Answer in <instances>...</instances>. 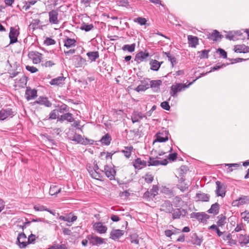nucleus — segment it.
Returning <instances> with one entry per match:
<instances>
[{"mask_svg":"<svg viewBox=\"0 0 249 249\" xmlns=\"http://www.w3.org/2000/svg\"><path fill=\"white\" fill-rule=\"evenodd\" d=\"M61 191V188H59L57 185H52L50 186L49 194L51 196L56 195L60 193Z\"/></svg>","mask_w":249,"mask_h":249,"instance_id":"nucleus-38","label":"nucleus"},{"mask_svg":"<svg viewBox=\"0 0 249 249\" xmlns=\"http://www.w3.org/2000/svg\"><path fill=\"white\" fill-rule=\"evenodd\" d=\"M218 227H219L218 226H217L215 224H213L212 226H211L209 229L214 231L217 233L218 237H220L223 234H224L225 233H227L226 231H224V232L221 231H220L219 229L218 228Z\"/></svg>","mask_w":249,"mask_h":249,"instance_id":"nucleus-42","label":"nucleus"},{"mask_svg":"<svg viewBox=\"0 0 249 249\" xmlns=\"http://www.w3.org/2000/svg\"><path fill=\"white\" fill-rule=\"evenodd\" d=\"M34 104L44 105L46 107H51L52 105V103L48 100V99L46 97L40 96L38 99L36 101Z\"/></svg>","mask_w":249,"mask_h":249,"instance_id":"nucleus-24","label":"nucleus"},{"mask_svg":"<svg viewBox=\"0 0 249 249\" xmlns=\"http://www.w3.org/2000/svg\"><path fill=\"white\" fill-rule=\"evenodd\" d=\"M188 43L189 46L195 48L198 44V39L197 37L192 35L188 36Z\"/></svg>","mask_w":249,"mask_h":249,"instance_id":"nucleus-30","label":"nucleus"},{"mask_svg":"<svg viewBox=\"0 0 249 249\" xmlns=\"http://www.w3.org/2000/svg\"><path fill=\"white\" fill-rule=\"evenodd\" d=\"M134 21L137 22L141 25H144L146 24L147 20L144 18L138 17L134 19Z\"/></svg>","mask_w":249,"mask_h":249,"instance_id":"nucleus-50","label":"nucleus"},{"mask_svg":"<svg viewBox=\"0 0 249 249\" xmlns=\"http://www.w3.org/2000/svg\"><path fill=\"white\" fill-rule=\"evenodd\" d=\"M150 56V54L148 52L140 51L136 55L134 60L138 64L145 61V60Z\"/></svg>","mask_w":249,"mask_h":249,"instance_id":"nucleus-16","label":"nucleus"},{"mask_svg":"<svg viewBox=\"0 0 249 249\" xmlns=\"http://www.w3.org/2000/svg\"><path fill=\"white\" fill-rule=\"evenodd\" d=\"M222 238L224 241H229L230 240V239L232 237L231 233H225L223 234L222 236Z\"/></svg>","mask_w":249,"mask_h":249,"instance_id":"nucleus-64","label":"nucleus"},{"mask_svg":"<svg viewBox=\"0 0 249 249\" xmlns=\"http://www.w3.org/2000/svg\"><path fill=\"white\" fill-rule=\"evenodd\" d=\"M168 163V161L166 159H164L163 160L160 161L155 158L150 157L149 158V161L148 162L147 165L150 166H158L159 165H165Z\"/></svg>","mask_w":249,"mask_h":249,"instance_id":"nucleus-18","label":"nucleus"},{"mask_svg":"<svg viewBox=\"0 0 249 249\" xmlns=\"http://www.w3.org/2000/svg\"><path fill=\"white\" fill-rule=\"evenodd\" d=\"M94 26L92 24L83 23L80 27V29L86 32H89L93 29Z\"/></svg>","mask_w":249,"mask_h":249,"instance_id":"nucleus-48","label":"nucleus"},{"mask_svg":"<svg viewBox=\"0 0 249 249\" xmlns=\"http://www.w3.org/2000/svg\"><path fill=\"white\" fill-rule=\"evenodd\" d=\"M195 81L196 80H194L192 82L189 83L188 85L182 83H176L175 85H173L171 87V90L170 92L171 96L174 97H177L178 95V92L185 90L186 88L189 87L190 86L192 85Z\"/></svg>","mask_w":249,"mask_h":249,"instance_id":"nucleus-1","label":"nucleus"},{"mask_svg":"<svg viewBox=\"0 0 249 249\" xmlns=\"http://www.w3.org/2000/svg\"><path fill=\"white\" fill-rule=\"evenodd\" d=\"M241 215L245 221H249V211H245L241 213Z\"/></svg>","mask_w":249,"mask_h":249,"instance_id":"nucleus-63","label":"nucleus"},{"mask_svg":"<svg viewBox=\"0 0 249 249\" xmlns=\"http://www.w3.org/2000/svg\"><path fill=\"white\" fill-rule=\"evenodd\" d=\"M147 165L145 160H142L141 158H138L133 162V166L135 169L140 170Z\"/></svg>","mask_w":249,"mask_h":249,"instance_id":"nucleus-22","label":"nucleus"},{"mask_svg":"<svg viewBox=\"0 0 249 249\" xmlns=\"http://www.w3.org/2000/svg\"><path fill=\"white\" fill-rule=\"evenodd\" d=\"M59 219L61 220L68 222H73L77 220V217L76 215H72L71 217H70V216L66 217L63 215H61L59 216Z\"/></svg>","mask_w":249,"mask_h":249,"instance_id":"nucleus-46","label":"nucleus"},{"mask_svg":"<svg viewBox=\"0 0 249 249\" xmlns=\"http://www.w3.org/2000/svg\"><path fill=\"white\" fill-rule=\"evenodd\" d=\"M135 43H133L131 45L125 44L123 46L122 50L124 51H127L130 53H132L135 51Z\"/></svg>","mask_w":249,"mask_h":249,"instance_id":"nucleus-44","label":"nucleus"},{"mask_svg":"<svg viewBox=\"0 0 249 249\" xmlns=\"http://www.w3.org/2000/svg\"><path fill=\"white\" fill-rule=\"evenodd\" d=\"M160 106L163 109H164L168 111L170 109V105L169 104V103L167 101H164V102H162L160 104Z\"/></svg>","mask_w":249,"mask_h":249,"instance_id":"nucleus-59","label":"nucleus"},{"mask_svg":"<svg viewBox=\"0 0 249 249\" xmlns=\"http://www.w3.org/2000/svg\"><path fill=\"white\" fill-rule=\"evenodd\" d=\"M19 28L11 27L9 34L10 44H13L18 41V36L19 35Z\"/></svg>","mask_w":249,"mask_h":249,"instance_id":"nucleus-5","label":"nucleus"},{"mask_svg":"<svg viewBox=\"0 0 249 249\" xmlns=\"http://www.w3.org/2000/svg\"><path fill=\"white\" fill-rule=\"evenodd\" d=\"M73 63L76 68H81L86 65V60L80 55H75L72 58Z\"/></svg>","mask_w":249,"mask_h":249,"instance_id":"nucleus-8","label":"nucleus"},{"mask_svg":"<svg viewBox=\"0 0 249 249\" xmlns=\"http://www.w3.org/2000/svg\"><path fill=\"white\" fill-rule=\"evenodd\" d=\"M27 237L24 232L18 234L17 237V243L18 244L20 248H24L28 245L26 242Z\"/></svg>","mask_w":249,"mask_h":249,"instance_id":"nucleus-14","label":"nucleus"},{"mask_svg":"<svg viewBox=\"0 0 249 249\" xmlns=\"http://www.w3.org/2000/svg\"><path fill=\"white\" fill-rule=\"evenodd\" d=\"M26 69L31 73H35L38 71V69L34 66H26Z\"/></svg>","mask_w":249,"mask_h":249,"instance_id":"nucleus-62","label":"nucleus"},{"mask_svg":"<svg viewBox=\"0 0 249 249\" xmlns=\"http://www.w3.org/2000/svg\"><path fill=\"white\" fill-rule=\"evenodd\" d=\"M28 56L32 59L34 64H38L42 59V54L36 51H31L28 53Z\"/></svg>","mask_w":249,"mask_h":249,"instance_id":"nucleus-9","label":"nucleus"},{"mask_svg":"<svg viewBox=\"0 0 249 249\" xmlns=\"http://www.w3.org/2000/svg\"><path fill=\"white\" fill-rule=\"evenodd\" d=\"M65 78L63 76H58L51 80L50 83L52 85H59L62 84L65 80Z\"/></svg>","mask_w":249,"mask_h":249,"instance_id":"nucleus-39","label":"nucleus"},{"mask_svg":"<svg viewBox=\"0 0 249 249\" xmlns=\"http://www.w3.org/2000/svg\"><path fill=\"white\" fill-rule=\"evenodd\" d=\"M37 96V90L36 89H32L29 87L26 88L25 91V97L27 101L34 99Z\"/></svg>","mask_w":249,"mask_h":249,"instance_id":"nucleus-17","label":"nucleus"},{"mask_svg":"<svg viewBox=\"0 0 249 249\" xmlns=\"http://www.w3.org/2000/svg\"><path fill=\"white\" fill-rule=\"evenodd\" d=\"M58 110L57 109H53L52 110L50 114L48 119L49 120H54L57 118Z\"/></svg>","mask_w":249,"mask_h":249,"instance_id":"nucleus-51","label":"nucleus"},{"mask_svg":"<svg viewBox=\"0 0 249 249\" xmlns=\"http://www.w3.org/2000/svg\"><path fill=\"white\" fill-rule=\"evenodd\" d=\"M48 15L49 21L51 24H58L59 23L57 10H52L48 13Z\"/></svg>","mask_w":249,"mask_h":249,"instance_id":"nucleus-6","label":"nucleus"},{"mask_svg":"<svg viewBox=\"0 0 249 249\" xmlns=\"http://www.w3.org/2000/svg\"><path fill=\"white\" fill-rule=\"evenodd\" d=\"M143 178H144V180L147 183H151L154 179L153 176L150 174H146Z\"/></svg>","mask_w":249,"mask_h":249,"instance_id":"nucleus-57","label":"nucleus"},{"mask_svg":"<svg viewBox=\"0 0 249 249\" xmlns=\"http://www.w3.org/2000/svg\"><path fill=\"white\" fill-rule=\"evenodd\" d=\"M161 211L166 213H171L173 211V205L169 200H166L161 205Z\"/></svg>","mask_w":249,"mask_h":249,"instance_id":"nucleus-20","label":"nucleus"},{"mask_svg":"<svg viewBox=\"0 0 249 249\" xmlns=\"http://www.w3.org/2000/svg\"><path fill=\"white\" fill-rule=\"evenodd\" d=\"M162 84V81L160 80H150L149 83V88H151L155 92H159L160 91V87Z\"/></svg>","mask_w":249,"mask_h":249,"instance_id":"nucleus-15","label":"nucleus"},{"mask_svg":"<svg viewBox=\"0 0 249 249\" xmlns=\"http://www.w3.org/2000/svg\"><path fill=\"white\" fill-rule=\"evenodd\" d=\"M219 204L217 202H216L214 204L212 205L210 209L207 211V212L209 213H212L214 215H216L219 213Z\"/></svg>","mask_w":249,"mask_h":249,"instance_id":"nucleus-32","label":"nucleus"},{"mask_svg":"<svg viewBox=\"0 0 249 249\" xmlns=\"http://www.w3.org/2000/svg\"><path fill=\"white\" fill-rule=\"evenodd\" d=\"M217 52L219 53L220 56H222L224 58H226L227 57V52L223 49L219 48L217 50Z\"/></svg>","mask_w":249,"mask_h":249,"instance_id":"nucleus-61","label":"nucleus"},{"mask_svg":"<svg viewBox=\"0 0 249 249\" xmlns=\"http://www.w3.org/2000/svg\"><path fill=\"white\" fill-rule=\"evenodd\" d=\"M149 88V83L146 80L141 81V84L138 85L135 89L137 92L144 91Z\"/></svg>","mask_w":249,"mask_h":249,"instance_id":"nucleus-28","label":"nucleus"},{"mask_svg":"<svg viewBox=\"0 0 249 249\" xmlns=\"http://www.w3.org/2000/svg\"><path fill=\"white\" fill-rule=\"evenodd\" d=\"M103 172V171H102ZM104 172L106 177L108 178L110 180H113L115 179L116 176V171L113 167L111 166L106 165L104 167Z\"/></svg>","mask_w":249,"mask_h":249,"instance_id":"nucleus-10","label":"nucleus"},{"mask_svg":"<svg viewBox=\"0 0 249 249\" xmlns=\"http://www.w3.org/2000/svg\"><path fill=\"white\" fill-rule=\"evenodd\" d=\"M65 120L70 123L73 122L74 119L72 114L71 113L68 112L57 117L58 121L62 122Z\"/></svg>","mask_w":249,"mask_h":249,"instance_id":"nucleus-26","label":"nucleus"},{"mask_svg":"<svg viewBox=\"0 0 249 249\" xmlns=\"http://www.w3.org/2000/svg\"><path fill=\"white\" fill-rule=\"evenodd\" d=\"M55 43V41L50 37H47L44 41V44L47 46L54 45Z\"/></svg>","mask_w":249,"mask_h":249,"instance_id":"nucleus-58","label":"nucleus"},{"mask_svg":"<svg viewBox=\"0 0 249 249\" xmlns=\"http://www.w3.org/2000/svg\"><path fill=\"white\" fill-rule=\"evenodd\" d=\"M173 212L172 218L173 219L184 217L187 213V212L186 210L181 208L173 209Z\"/></svg>","mask_w":249,"mask_h":249,"instance_id":"nucleus-13","label":"nucleus"},{"mask_svg":"<svg viewBox=\"0 0 249 249\" xmlns=\"http://www.w3.org/2000/svg\"><path fill=\"white\" fill-rule=\"evenodd\" d=\"M163 133L159 132L156 134V139L155 142H165L168 140V138L167 136L165 137L163 136Z\"/></svg>","mask_w":249,"mask_h":249,"instance_id":"nucleus-43","label":"nucleus"},{"mask_svg":"<svg viewBox=\"0 0 249 249\" xmlns=\"http://www.w3.org/2000/svg\"><path fill=\"white\" fill-rule=\"evenodd\" d=\"M117 4L119 6L127 7L129 6L128 0H116Z\"/></svg>","mask_w":249,"mask_h":249,"instance_id":"nucleus-53","label":"nucleus"},{"mask_svg":"<svg viewBox=\"0 0 249 249\" xmlns=\"http://www.w3.org/2000/svg\"><path fill=\"white\" fill-rule=\"evenodd\" d=\"M48 249H68L65 244L53 245L51 246Z\"/></svg>","mask_w":249,"mask_h":249,"instance_id":"nucleus-54","label":"nucleus"},{"mask_svg":"<svg viewBox=\"0 0 249 249\" xmlns=\"http://www.w3.org/2000/svg\"><path fill=\"white\" fill-rule=\"evenodd\" d=\"M57 110L60 113H64V111H68L69 110V108L67 105L64 104L59 107Z\"/></svg>","mask_w":249,"mask_h":249,"instance_id":"nucleus-55","label":"nucleus"},{"mask_svg":"<svg viewBox=\"0 0 249 249\" xmlns=\"http://www.w3.org/2000/svg\"><path fill=\"white\" fill-rule=\"evenodd\" d=\"M191 242L192 244L196 246H200L203 242L202 237H198L196 233H193L191 236Z\"/></svg>","mask_w":249,"mask_h":249,"instance_id":"nucleus-27","label":"nucleus"},{"mask_svg":"<svg viewBox=\"0 0 249 249\" xmlns=\"http://www.w3.org/2000/svg\"><path fill=\"white\" fill-rule=\"evenodd\" d=\"M237 241L241 246L247 245L249 243V235L246 232L236 234Z\"/></svg>","mask_w":249,"mask_h":249,"instance_id":"nucleus-7","label":"nucleus"},{"mask_svg":"<svg viewBox=\"0 0 249 249\" xmlns=\"http://www.w3.org/2000/svg\"><path fill=\"white\" fill-rule=\"evenodd\" d=\"M234 232L238 233H243L245 232L246 231L245 230L244 228V226L242 224H237L236 227L235 228L234 231L232 232V233H233Z\"/></svg>","mask_w":249,"mask_h":249,"instance_id":"nucleus-49","label":"nucleus"},{"mask_svg":"<svg viewBox=\"0 0 249 249\" xmlns=\"http://www.w3.org/2000/svg\"><path fill=\"white\" fill-rule=\"evenodd\" d=\"M196 197L197 198L198 200L205 202L208 201L210 199V196L205 193H197Z\"/></svg>","mask_w":249,"mask_h":249,"instance_id":"nucleus-40","label":"nucleus"},{"mask_svg":"<svg viewBox=\"0 0 249 249\" xmlns=\"http://www.w3.org/2000/svg\"><path fill=\"white\" fill-rule=\"evenodd\" d=\"M131 242L132 243L139 244V240L138 238V235L136 234H133L130 236Z\"/></svg>","mask_w":249,"mask_h":249,"instance_id":"nucleus-60","label":"nucleus"},{"mask_svg":"<svg viewBox=\"0 0 249 249\" xmlns=\"http://www.w3.org/2000/svg\"><path fill=\"white\" fill-rule=\"evenodd\" d=\"M191 218H194L199 222L204 223L207 221L210 217V216L204 213H195L193 212L190 214Z\"/></svg>","mask_w":249,"mask_h":249,"instance_id":"nucleus-4","label":"nucleus"},{"mask_svg":"<svg viewBox=\"0 0 249 249\" xmlns=\"http://www.w3.org/2000/svg\"><path fill=\"white\" fill-rule=\"evenodd\" d=\"M130 133H133L135 137L140 138L142 137V131H140L138 129H135L131 130Z\"/></svg>","mask_w":249,"mask_h":249,"instance_id":"nucleus-56","label":"nucleus"},{"mask_svg":"<svg viewBox=\"0 0 249 249\" xmlns=\"http://www.w3.org/2000/svg\"><path fill=\"white\" fill-rule=\"evenodd\" d=\"M215 183L216 185V194L217 196H220L222 197H224L226 194L224 186L219 181H217Z\"/></svg>","mask_w":249,"mask_h":249,"instance_id":"nucleus-19","label":"nucleus"},{"mask_svg":"<svg viewBox=\"0 0 249 249\" xmlns=\"http://www.w3.org/2000/svg\"><path fill=\"white\" fill-rule=\"evenodd\" d=\"M34 208L36 211H47L51 214H54L51 210H50L49 209L43 205H35Z\"/></svg>","mask_w":249,"mask_h":249,"instance_id":"nucleus-47","label":"nucleus"},{"mask_svg":"<svg viewBox=\"0 0 249 249\" xmlns=\"http://www.w3.org/2000/svg\"><path fill=\"white\" fill-rule=\"evenodd\" d=\"M217 218L218 219V221L216 222V225L218 227H222L226 223V216L223 215L222 214L218 216L217 217Z\"/></svg>","mask_w":249,"mask_h":249,"instance_id":"nucleus-45","label":"nucleus"},{"mask_svg":"<svg viewBox=\"0 0 249 249\" xmlns=\"http://www.w3.org/2000/svg\"><path fill=\"white\" fill-rule=\"evenodd\" d=\"M27 82V77L24 75H23L19 79H16L15 80V83L18 84L19 87L22 88H24L26 85Z\"/></svg>","mask_w":249,"mask_h":249,"instance_id":"nucleus-35","label":"nucleus"},{"mask_svg":"<svg viewBox=\"0 0 249 249\" xmlns=\"http://www.w3.org/2000/svg\"><path fill=\"white\" fill-rule=\"evenodd\" d=\"M223 36L220 34V33L217 30H213V32L210 34L208 36V38L213 41H217L218 38H221Z\"/></svg>","mask_w":249,"mask_h":249,"instance_id":"nucleus-34","label":"nucleus"},{"mask_svg":"<svg viewBox=\"0 0 249 249\" xmlns=\"http://www.w3.org/2000/svg\"><path fill=\"white\" fill-rule=\"evenodd\" d=\"M15 114V112L10 108H2L0 110V121H3L8 118H11Z\"/></svg>","mask_w":249,"mask_h":249,"instance_id":"nucleus-3","label":"nucleus"},{"mask_svg":"<svg viewBox=\"0 0 249 249\" xmlns=\"http://www.w3.org/2000/svg\"><path fill=\"white\" fill-rule=\"evenodd\" d=\"M124 231L121 230H112L110 233L109 238L112 240H116L119 239L124 234Z\"/></svg>","mask_w":249,"mask_h":249,"instance_id":"nucleus-21","label":"nucleus"},{"mask_svg":"<svg viewBox=\"0 0 249 249\" xmlns=\"http://www.w3.org/2000/svg\"><path fill=\"white\" fill-rule=\"evenodd\" d=\"M249 204V196H241L238 199L234 200L232 202L233 206L239 207L244 204Z\"/></svg>","mask_w":249,"mask_h":249,"instance_id":"nucleus-11","label":"nucleus"},{"mask_svg":"<svg viewBox=\"0 0 249 249\" xmlns=\"http://www.w3.org/2000/svg\"><path fill=\"white\" fill-rule=\"evenodd\" d=\"M162 63V62H160L156 60L152 59L149 63L150 69L154 71H158Z\"/></svg>","mask_w":249,"mask_h":249,"instance_id":"nucleus-29","label":"nucleus"},{"mask_svg":"<svg viewBox=\"0 0 249 249\" xmlns=\"http://www.w3.org/2000/svg\"><path fill=\"white\" fill-rule=\"evenodd\" d=\"M87 55L89 59L92 62L95 61L99 57V54L98 51L89 52L87 53Z\"/></svg>","mask_w":249,"mask_h":249,"instance_id":"nucleus-36","label":"nucleus"},{"mask_svg":"<svg viewBox=\"0 0 249 249\" xmlns=\"http://www.w3.org/2000/svg\"><path fill=\"white\" fill-rule=\"evenodd\" d=\"M71 140L77 143L85 145L93 144L94 142V141L87 138L84 139L81 135L76 133L71 138Z\"/></svg>","mask_w":249,"mask_h":249,"instance_id":"nucleus-2","label":"nucleus"},{"mask_svg":"<svg viewBox=\"0 0 249 249\" xmlns=\"http://www.w3.org/2000/svg\"><path fill=\"white\" fill-rule=\"evenodd\" d=\"M87 238L89 241V243L93 246H98L105 243V239L97 236L89 235Z\"/></svg>","mask_w":249,"mask_h":249,"instance_id":"nucleus-12","label":"nucleus"},{"mask_svg":"<svg viewBox=\"0 0 249 249\" xmlns=\"http://www.w3.org/2000/svg\"><path fill=\"white\" fill-rule=\"evenodd\" d=\"M93 227L98 233L103 234L107 232V227L102 222H96L93 225Z\"/></svg>","mask_w":249,"mask_h":249,"instance_id":"nucleus-25","label":"nucleus"},{"mask_svg":"<svg viewBox=\"0 0 249 249\" xmlns=\"http://www.w3.org/2000/svg\"><path fill=\"white\" fill-rule=\"evenodd\" d=\"M210 52L209 50H204L199 52L200 53L199 57L200 58H208L209 57L208 53Z\"/></svg>","mask_w":249,"mask_h":249,"instance_id":"nucleus-52","label":"nucleus"},{"mask_svg":"<svg viewBox=\"0 0 249 249\" xmlns=\"http://www.w3.org/2000/svg\"><path fill=\"white\" fill-rule=\"evenodd\" d=\"M234 50L236 53H246L249 52V47L245 45H239L234 46Z\"/></svg>","mask_w":249,"mask_h":249,"instance_id":"nucleus-31","label":"nucleus"},{"mask_svg":"<svg viewBox=\"0 0 249 249\" xmlns=\"http://www.w3.org/2000/svg\"><path fill=\"white\" fill-rule=\"evenodd\" d=\"M88 171L92 178L101 180L103 176L99 172L96 171V169H92V167L90 166L88 168Z\"/></svg>","mask_w":249,"mask_h":249,"instance_id":"nucleus-23","label":"nucleus"},{"mask_svg":"<svg viewBox=\"0 0 249 249\" xmlns=\"http://www.w3.org/2000/svg\"><path fill=\"white\" fill-rule=\"evenodd\" d=\"M112 140L111 137L109 134L107 133L106 135L103 136L100 142H101L102 144L105 145H109L111 142Z\"/></svg>","mask_w":249,"mask_h":249,"instance_id":"nucleus-33","label":"nucleus"},{"mask_svg":"<svg viewBox=\"0 0 249 249\" xmlns=\"http://www.w3.org/2000/svg\"><path fill=\"white\" fill-rule=\"evenodd\" d=\"M64 46L67 48H71L76 45V41L74 39L67 37L64 40Z\"/></svg>","mask_w":249,"mask_h":249,"instance_id":"nucleus-37","label":"nucleus"},{"mask_svg":"<svg viewBox=\"0 0 249 249\" xmlns=\"http://www.w3.org/2000/svg\"><path fill=\"white\" fill-rule=\"evenodd\" d=\"M133 149L132 146H125L124 149L121 151L124 156L127 159L129 158L131 155V152Z\"/></svg>","mask_w":249,"mask_h":249,"instance_id":"nucleus-41","label":"nucleus"}]
</instances>
